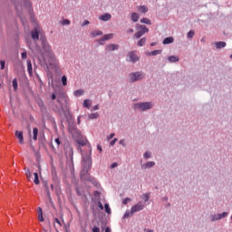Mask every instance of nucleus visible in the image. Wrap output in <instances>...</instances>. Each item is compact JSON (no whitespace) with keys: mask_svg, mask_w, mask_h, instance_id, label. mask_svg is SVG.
I'll list each match as a JSON object with an SVG mask.
<instances>
[{"mask_svg":"<svg viewBox=\"0 0 232 232\" xmlns=\"http://www.w3.org/2000/svg\"><path fill=\"white\" fill-rule=\"evenodd\" d=\"M92 151L90 153H86L82 155V166L83 169L81 171V180H83L84 182H92L93 178L90 176V169H92Z\"/></svg>","mask_w":232,"mask_h":232,"instance_id":"obj_1","label":"nucleus"},{"mask_svg":"<svg viewBox=\"0 0 232 232\" xmlns=\"http://www.w3.org/2000/svg\"><path fill=\"white\" fill-rule=\"evenodd\" d=\"M43 59L47 62L49 66H55V55H53V52H52V47L46 42H43Z\"/></svg>","mask_w":232,"mask_h":232,"instance_id":"obj_2","label":"nucleus"},{"mask_svg":"<svg viewBox=\"0 0 232 232\" xmlns=\"http://www.w3.org/2000/svg\"><path fill=\"white\" fill-rule=\"evenodd\" d=\"M136 30H137V32L134 34V37L136 39H140V37H142V35H144L145 34H148L150 32V29L148 27H146V25H144V24H137Z\"/></svg>","mask_w":232,"mask_h":232,"instance_id":"obj_3","label":"nucleus"},{"mask_svg":"<svg viewBox=\"0 0 232 232\" xmlns=\"http://www.w3.org/2000/svg\"><path fill=\"white\" fill-rule=\"evenodd\" d=\"M153 108V103L151 102H139L135 104L136 110H141V111H146Z\"/></svg>","mask_w":232,"mask_h":232,"instance_id":"obj_4","label":"nucleus"},{"mask_svg":"<svg viewBox=\"0 0 232 232\" xmlns=\"http://www.w3.org/2000/svg\"><path fill=\"white\" fill-rule=\"evenodd\" d=\"M144 79V73L140 72H132L130 74V82H135L137 81H142Z\"/></svg>","mask_w":232,"mask_h":232,"instance_id":"obj_5","label":"nucleus"},{"mask_svg":"<svg viewBox=\"0 0 232 232\" xmlns=\"http://www.w3.org/2000/svg\"><path fill=\"white\" fill-rule=\"evenodd\" d=\"M39 35L43 36V33H41V28H34L31 32V37L34 41H39Z\"/></svg>","mask_w":232,"mask_h":232,"instance_id":"obj_6","label":"nucleus"},{"mask_svg":"<svg viewBox=\"0 0 232 232\" xmlns=\"http://www.w3.org/2000/svg\"><path fill=\"white\" fill-rule=\"evenodd\" d=\"M142 209H144V204L140 202V203L134 205L133 207H131L130 215H133L134 213H137L138 211H142Z\"/></svg>","mask_w":232,"mask_h":232,"instance_id":"obj_7","label":"nucleus"},{"mask_svg":"<svg viewBox=\"0 0 232 232\" xmlns=\"http://www.w3.org/2000/svg\"><path fill=\"white\" fill-rule=\"evenodd\" d=\"M227 217V212H223L221 214L214 215L212 217V221L215 222V220H220L222 218H226Z\"/></svg>","mask_w":232,"mask_h":232,"instance_id":"obj_8","label":"nucleus"},{"mask_svg":"<svg viewBox=\"0 0 232 232\" xmlns=\"http://www.w3.org/2000/svg\"><path fill=\"white\" fill-rule=\"evenodd\" d=\"M15 137L18 139L20 144H24V137L23 136V131L16 130Z\"/></svg>","mask_w":232,"mask_h":232,"instance_id":"obj_9","label":"nucleus"},{"mask_svg":"<svg viewBox=\"0 0 232 232\" xmlns=\"http://www.w3.org/2000/svg\"><path fill=\"white\" fill-rule=\"evenodd\" d=\"M129 57L131 63H137V61H139V56H137V53H135V52L129 53Z\"/></svg>","mask_w":232,"mask_h":232,"instance_id":"obj_10","label":"nucleus"},{"mask_svg":"<svg viewBox=\"0 0 232 232\" xmlns=\"http://www.w3.org/2000/svg\"><path fill=\"white\" fill-rule=\"evenodd\" d=\"M107 52H113L115 50H119V44H111L106 46Z\"/></svg>","mask_w":232,"mask_h":232,"instance_id":"obj_11","label":"nucleus"},{"mask_svg":"<svg viewBox=\"0 0 232 232\" xmlns=\"http://www.w3.org/2000/svg\"><path fill=\"white\" fill-rule=\"evenodd\" d=\"M58 106L53 107L54 111H62L63 110V102H61V99L57 98Z\"/></svg>","mask_w":232,"mask_h":232,"instance_id":"obj_12","label":"nucleus"},{"mask_svg":"<svg viewBox=\"0 0 232 232\" xmlns=\"http://www.w3.org/2000/svg\"><path fill=\"white\" fill-rule=\"evenodd\" d=\"M111 19V14H105L100 16V21H110Z\"/></svg>","mask_w":232,"mask_h":232,"instance_id":"obj_13","label":"nucleus"},{"mask_svg":"<svg viewBox=\"0 0 232 232\" xmlns=\"http://www.w3.org/2000/svg\"><path fill=\"white\" fill-rule=\"evenodd\" d=\"M27 72L29 75H32V73H34V71L32 68V62L30 60L27 61Z\"/></svg>","mask_w":232,"mask_h":232,"instance_id":"obj_14","label":"nucleus"},{"mask_svg":"<svg viewBox=\"0 0 232 232\" xmlns=\"http://www.w3.org/2000/svg\"><path fill=\"white\" fill-rule=\"evenodd\" d=\"M51 173H52L53 180H56L57 179V169H55V167L51 168Z\"/></svg>","mask_w":232,"mask_h":232,"instance_id":"obj_15","label":"nucleus"},{"mask_svg":"<svg viewBox=\"0 0 232 232\" xmlns=\"http://www.w3.org/2000/svg\"><path fill=\"white\" fill-rule=\"evenodd\" d=\"M38 220H40V222H44V218H43V209L41 208H38Z\"/></svg>","mask_w":232,"mask_h":232,"instance_id":"obj_16","label":"nucleus"},{"mask_svg":"<svg viewBox=\"0 0 232 232\" xmlns=\"http://www.w3.org/2000/svg\"><path fill=\"white\" fill-rule=\"evenodd\" d=\"M215 44L218 50H220V48H226V42H217Z\"/></svg>","mask_w":232,"mask_h":232,"instance_id":"obj_17","label":"nucleus"},{"mask_svg":"<svg viewBox=\"0 0 232 232\" xmlns=\"http://www.w3.org/2000/svg\"><path fill=\"white\" fill-rule=\"evenodd\" d=\"M110 39H113V34L103 35V37L100 41H110Z\"/></svg>","mask_w":232,"mask_h":232,"instance_id":"obj_18","label":"nucleus"},{"mask_svg":"<svg viewBox=\"0 0 232 232\" xmlns=\"http://www.w3.org/2000/svg\"><path fill=\"white\" fill-rule=\"evenodd\" d=\"M33 140H37V136L39 135V130L37 128L33 129Z\"/></svg>","mask_w":232,"mask_h":232,"instance_id":"obj_19","label":"nucleus"},{"mask_svg":"<svg viewBox=\"0 0 232 232\" xmlns=\"http://www.w3.org/2000/svg\"><path fill=\"white\" fill-rule=\"evenodd\" d=\"M173 37H167L163 40V44H171L173 43Z\"/></svg>","mask_w":232,"mask_h":232,"instance_id":"obj_20","label":"nucleus"},{"mask_svg":"<svg viewBox=\"0 0 232 232\" xmlns=\"http://www.w3.org/2000/svg\"><path fill=\"white\" fill-rule=\"evenodd\" d=\"M139 12L141 14H147L148 12V7L146 5H141L138 8Z\"/></svg>","mask_w":232,"mask_h":232,"instance_id":"obj_21","label":"nucleus"},{"mask_svg":"<svg viewBox=\"0 0 232 232\" xmlns=\"http://www.w3.org/2000/svg\"><path fill=\"white\" fill-rule=\"evenodd\" d=\"M139 14L137 13H132L131 14V21H133V23H137V21H139Z\"/></svg>","mask_w":232,"mask_h":232,"instance_id":"obj_22","label":"nucleus"},{"mask_svg":"<svg viewBox=\"0 0 232 232\" xmlns=\"http://www.w3.org/2000/svg\"><path fill=\"white\" fill-rule=\"evenodd\" d=\"M168 59L169 63H179V56H169Z\"/></svg>","mask_w":232,"mask_h":232,"instance_id":"obj_23","label":"nucleus"},{"mask_svg":"<svg viewBox=\"0 0 232 232\" xmlns=\"http://www.w3.org/2000/svg\"><path fill=\"white\" fill-rule=\"evenodd\" d=\"M90 106H92V102H90V100H84L83 107L87 108L88 110H90Z\"/></svg>","mask_w":232,"mask_h":232,"instance_id":"obj_24","label":"nucleus"},{"mask_svg":"<svg viewBox=\"0 0 232 232\" xmlns=\"http://www.w3.org/2000/svg\"><path fill=\"white\" fill-rule=\"evenodd\" d=\"M81 95H84V91L83 90H77L74 92V96L75 97H81Z\"/></svg>","mask_w":232,"mask_h":232,"instance_id":"obj_25","label":"nucleus"},{"mask_svg":"<svg viewBox=\"0 0 232 232\" xmlns=\"http://www.w3.org/2000/svg\"><path fill=\"white\" fill-rule=\"evenodd\" d=\"M137 44L138 46H144L146 44V37L141 38Z\"/></svg>","mask_w":232,"mask_h":232,"instance_id":"obj_26","label":"nucleus"},{"mask_svg":"<svg viewBox=\"0 0 232 232\" xmlns=\"http://www.w3.org/2000/svg\"><path fill=\"white\" fill-rule=\"evenodd\" d=\"M89 119H91V120L99 119V112L89 114Z\"/></svg>","mask_w":232,"mask_h":232,"instance_id":"obj_27","label":"nucleus"},{"mask_svg":"<svg viewBox=\"0 0 232 232\" xmlns=\"http://www.w3.org/2000/svg\"><path fill=\"white\" fill-rule=\"evenodd\" d=\"M45 188H46L47 197H48L50 202H52V195L50 194V188L48 187V185H45Z\"/></svg>","mask_w":232,"mask_h":232,"instance_id":"obj_28","label":"nucleus"},{"mask_svg":"<svg viewBox=\"0 0 232 232\" xmlns=\"http://www.w3.org/2000/svg\"><path fill=\"white\" fill-rule=\"evenodd\" d=\"M140 23H143L144 24H151V20L148 18H142L140 19Z\"/></svg>","mask_w":232,"mask_h":232,"instance_id":"obj_29","label":"nucleus"},{"mask_svg":"<svg viewBox=\"0 0 232 232\" xmlns=\"http://www.w3.org/2000/svg\"><path fill=\"white\" fill-rule=\"evenodd\" d=\"M13 88L14 92H17L18 84H17V79L13 80Z\"/></svg>","mask_w":232,"mask_h":232,"instance_id":"obj_30","label":"nucleus"},{"mask_svg":"<svg viewBox=\"0 0 232 232\" xmlns=\"http://www.w3.org/2000/svg\"><path fill=\"white\" fill-rule=\"evenodd\" d=\"M25 169V175L28 180H30V179H32V172L30 171V169Z\"/></svg>","mask_w":232,"mask_h":232,"instance_id":"obj_31","label":"nucleus"},{"mask_svg":"<svg viewBox=\"0 0 232 232\" xmlns=\"http://www.w3.org/2000/svg\"><path fill=\"white\" fill-rule=\"evenodd\" d=\"M92 37H97L99 35H102V31H94L92 33Z\"/></svg>","mask_w":232,"mask_h":232,"instance_id":"obj_32","label":"nucleus"},{"mask_svg":"<svg viewBox=\"0 0 232 232\" xmlns=\"http://www.w3.org/2000/svg\"><path fill=\"white\" fill-rule=\"evenodd\" d=\"M34 184L38 185L39 184V174H37V172L34 173Z\"/></svg>","mask_w":232,"mask_h":232,"instance_id":"obj_33","label":"nucleus"},{"mask_svg":"<svg viewBox=\"0 0 232 232\" xmlns=\"http://www.w3.org/2000/svg\"><path fill=\"white\" fill-rule=\"evenodd\" d=\"M153 166H155V162L154 161H148L145 164V168H153Z\"/></svg>","mask_w":232,"mask_h":232,"instance_id":"obj_34","label":"nucleus"},{"mask_svg":"<svg viewBox=\"0 0 232 232\" xmlns=\"http://www.w3.org/2000/svg\"><path fill=\"white\" fill-rule=\"evenodd\" d=\"M106 213L110 215L111 213V208H110V205L108 203L105 204L104 206Z\"/></svg>","mask_w":232,"mask_h":232,"instance_id":"obj_35","label":"nucleus"},{"mask_svg":"<svg viewBox=\"0 0 232 232\" xmlns=\"http://www.w3.org/2000/svg\"><path fill=\"white\" fill-rule=\"evenodd\" d=\"M194 35H195V32L189 31L187 34V37H188V39H193Z\"/></svg>","mask_w":232,"mask_h":232,"instance_id":"obj_36","label":"nucleus"},{"mask_svg":"<svg viewBox=\"0 0 232 232\" xmlns=\"http://www.w3.org/2000/svg\"><path fill=\"white\" fill-rule=\"evenodd\" d=\"M159 53H162L160 50H155L150 53V55H159Z\"/></svg>","mask_w":232,"mask_h":232,"instance_id":"obj_37","label":"nucleus"},{"mask_svg":"<svg viewBox=\"0 0 232 232\" xmlns=\"http://www.w3.org/2000/svg\"><path fill=\"white\" fill-rule=\"evenodd\" d=\"M67 81H68V79L66 78V76H63V77H62V82H63V86H66Z\"/></svg>","mask_w":232,"mask_h":232,"instance_id":"obj_38","label":"nucleus"},{"mask_svg":"<svg viewBox=\"0 0 232 232\" xmlns=\"http://www.w3.org/2000/svg\"><path fill=\"white\" fill-rule=\"evenodd\" d=\"M143 200H144L145 202H148V200H150V194H144V195H143Z\"/></svg>","mask_w":232,"mask_h":232,"instance_id":"obj_39","label":"nucleus"},{"mask_svg":"<svg viewBox=\"0 0 232 232\" xmlns=\"http://www.w3.org/2000/svg\"><path fill=\"white\" fill-rule=\"evenodd\" d=\"M62 24L64 26V25H68V24H70V20H68V19H63V21H62Z\"/></svg>","mask_w":232,"mask_h":232,"instance_id":"obj_40","label":"nucleus"},{"mask_svg":"<svg viewBox=\"0 0 232 232\" xmlns=\"http://www.w3.org/2000/svg\"><path fill=\"white\" fill-rule=\"evenodd\" d=\"M128 202H131V198H124V199L122 200V204H124V205L128 204Z\"/></svg>","mask_w":232,"mask_h":232,"instance_id":"obj_41","label":"nucleus"},{"mask_svg":"<svg viewBox=\"0 0 232 232\" xmlns=\"http://www.w3.org/2000/svg\"><path fill=\"white\" fill-rule=\"evenodd\" d=\"M28 6L30 7L29 14L30 15H32V14L34 13V9H32V3L28 2Z\"/></svg>","mask_w":232,"mask_h":232,"instance_id":"obj_42","label":"nucleus"},{"mask_svg":"<svg viewBox=\"0 0 232 232\" xmlns=\"http://www.w3.org/2000/svg\"><path fill=\"white\" fill-rule=\"evenodd\" d=\"M5 62L4 60L0 61L1 70H5Z\"/></svg>","mask_w":232,"mask_h":232,"instance_id":"obj_43","label":"nucleus"},{"mask_svg":"<svg viewBox=\"0 0 232 232\" xmlns=\"http://www.w3.org/2000/svg\"><path fill=\"white\" fill-rule=\"evenodd\" d=\"M21 57H22V59H26V57H28L26 52H23V53H21Z\"/></svg>","mask_w":232,"mask_h":232,"instance_id":"obj_44","label":"nucleus"},{"mask_svg":"<svg viewBox=\"0 0 232 232\" xmlns=\"http://www.w3.org/2000/svg\"><path fill=\"white\" fill-rule=\"evenodd\" d=\"M92 232H101V229L98 227H93Z\"/></svg>","mask_w":232,"mask_h":232,"instance_id":"obj_45","label":"nucleus"},{"mask_svg":"<svg viewBox=\"0 0 232 232\" xmlns=\"http://www.w3.org/2000/svg\"><path fill=\"white\" fill-rule=\"evenodd\" d=\"M115 142H117V138H115L110 142V146H115Z\"/></svg>","mask_w":232,"mask_h":232,"instance_id":"obj_46","label":"nucleus"},{"mask_svg":"<svg viewBox=\"0 0 232 232\" xmlns=\"http://www.w3.org/2000/svg\"><path fill=\"white\" fill-rule=\"evenodd\" d=\"M54 142H56L57 146H61V140H59V138H56Z\"/></svg>","mask_w":232,"mask_h":232,"instance_id":"obj_47","label":"nucleus"},{"mask_svg":"<svg viewBox=\"0 0 232 232\" xmlns=\"http://www.w3.org/2000/svg\"><path fill=\"white\" fill-rule=\"evenodd\" d=\"M124 218H130V212L129 211H126L124 216H123Z\"/></svg>","mask_w":232,"mask_h":232,"instance_id":"obj_48","label":"nucleus"},{"mask_svg":"<svg viewBox=\"0 0 232 232\" xmlns=\"http://www.w3.org/2000/svg\"><path fill=\"white\" fill-rule=\"evenodd\" d=\"M143 157H144V159H150V152H145Z\"/></svg>","mask_w":232,"mask_h":232,"instance_id":"obj_49","label":"nucleus"},{"mask_svg":"<svg viewBox=\"0 0 232 232\" xmlns=\"http://www.w3.org/2000/svg\"><path fill=\"white\" fill-rule=\"evenodd\" d=\"M115 137V133H111L107 139L108 140H111Z\"/></svg>","mask_w":232,"mask_h":232,"instance_id":"obj_50","label":"nucleus"},{"mask_svg":"<svg viewBox=\"0 0 232 232\" xmlns=\"http://www.w3.org/2000/svg\"><path fill=\"white\" fill-rule=\"evenodd\" d=\"M98 208H100V209H104V206L101 202L98 203Z\"/></svg>","mask_w":232,"mask_h":232,"instance_id":"obj_51","label":"nucleus"},{"mask_svg":"<svg viewBox=\"0 0 232 232\" xmlns=\"http://www.w3.org/2000/svg\"><path fill=\"white\" fill-rule=\"evenodd\" d=\"M54 222H56V224H59V226H61V221H59V218H55Z\"/></svg>","mask_w":232,"mask_h":232,"instance_id":"obj_52","label":"nucleus"},{"mask_svg":"<svg viewBox=\"0 0 232 232\" xmlns=\"http://www.w3.org/2000/svg\"><path fill=\"white\" fill-rule=\"evenodd\" d=\"M55 99H57V96L55 95V93H53V94H52V100H53V101H55Z\"/></svg>","mask_w":232,"mask_h":232,"instance_id":"obj_53","label":"nucleus"},{"mask_svg":"<svg viewBox=\"0 0 232 232\" xmlns=\"http://www.w3.org/2000/svg\"><path fill=\"white\" fill-rule=\"evenodd\" d=\"M97 150H99L102 152V146L97 145Z\"/></svg>","mask_w":232,"mask_h":232,"instance_id":"obj_54","label":"nucleus"},{"mask_svg":"<svg viewBox=\"0 0 232 232\" xmlns=\"http://www.w3.org/2000/svg\"><path fill=\"white\" fill-rule=\"evenodd\" d=\"M117 166H118L117 163H112L111 168V169H113V168H117Z\"/></svg>","mask_w":232,"mask_h":232,"instance_id":"obj_55","label":"nucleus"},{"mask_svg":"<svg viewBox=\"0 0 232 232\" xmlns=\"http://www.w3.org/2000/svg\"><path fill=\"white\" fill-rule=\"evenodd\" d=\"M87 24H90V21H88V20H86V21L83 23L82 26H86Z\"/></svg>","mask_w":232,"mask_h":232,"instance_id":"obj_56","label":"nucleus"},{"mask_svg":"<svg viewBox=\"0 0 232 232\" xmlns=\"http://www.w3.org/2000/svg\"><path fill=\"white\" fill-rule=\"evenodd\" d=\"M105 232H111V228H110V227H107L105 228Z\"/></svg>","mask_w":232,"mask_h":232,"instance_id":"obj_57","label":"nucleus"},{"mask_svg":"<svg viewBox=\"0 0 232 232\" xmlns=\"http://www.w3.org/2000/svg\"><path fill=\"white\" fill-rule=\"evenodd\" d=\"M133 29H129L128 31H127V34H133Z\"/></svg>","mask_w":232,"mask_h":232,"instance_id":"obj_58","label":"nucleus"},{"mask_svg":"<svg viewBox=\"0 0 232 232\" xmlns=\"http://www.w3.org/2000/svg\"><path fill=\"white\" fill-rule=\"evenodd\" d=\"M120 144H121L122 146H124V145H125L124 140H120Z\"/></svg>","mask_w":232,"mask_h":232,"instance_id":"obj_59","label":"nucleus"},{"mask_svg":"<svg viewBox=\"0 0 232 232\" xmlns=\"http://www.w3.org/2000/svg\"><path fill=\"white\" fill-rule=\"evenodd\" d=\"M144 232H153V230L145 228Z\"/></svg>","mask_w":232,"mask_h":232,"instance_id":"obj_60","label":"nucleus"},{"mask_svg":"<svg viewBox=\"0 0 232 232\" xmlns=\"http://www.w3.org/2000/svg\"><path fill=\"white\" fill-rule=\"evenodd\" d=\"M93 110H94V111L99 110V105H95V106L93 107Z\"/></svg>","mask_w":232,"mask_h":232,"instance_id":"obj_61","label":"nucleus"},{"mask_svg":"<svg viewBox=\"0 0 232 232\" xmlns=\"http://www.w3.org/2000/svg\"><path fill=\"white\" fill-rule=\"evenodd\" d=\"M77 122H78V124H81V117H78Z\"/></svg>","mask_w":232,"mask_h":232,"instance_id":"obj_62","label":"nucleus"},{"mask_svg":"<svg viewBox=\"0 0 232 232\" xmlns=\"http://www.w3.org/2000/svg\"><path fill=\"white\" fill-rule=\"evenodd\" d=\"M150 46H155V43H152V44H150Z\"/></svg>","mask_w":232,"mask_h":232,"instance_id":"obj_63","label":"nucleus"},{"mask_svg":"<svg viewBox=\"0 0 232 232\" xmlns=\"http://www.w3.org/2000/svg\"><path fill=\"white\" fill-rule=\"evenodd\" d=\"M51 188H53V185H51Z\"/></svg>","mask_w":232,"mask_h":232,"instance_id":"obj_64","label":"nucleus"}]
</instances>
